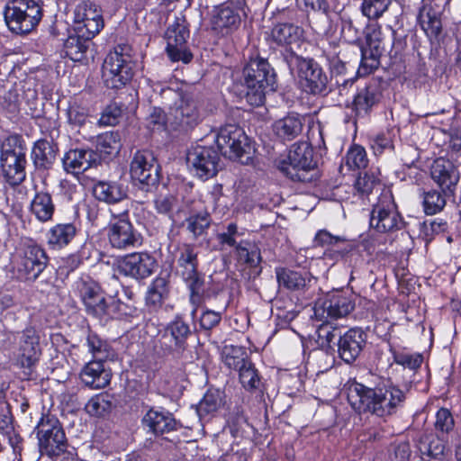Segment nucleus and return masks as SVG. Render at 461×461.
Returning <instances> with one entry per match:
<instances>
[{
    "mask_svg": "<svg viewBox=\"0 0 461 461\" xmlns=\"http://www.w3.org/2000/svg\"><path fill=\"white\" fill-rule=\"evenodd\" d=\"M412 384V380H404L400 384L392 377L379 376L367 385L354 378L347 382L344 390L347 402L356 414L385 420L405 408Z\"/></svg>",
    "mask_w": 461,
    "mask_h": 461,
    "instance_id": "nucleus-1",
    "label": "nucleus"
},
{
    "mask_svg": "<svg viewBox=\"0 0 461 461\" xmlns=\"http://www.w3.org/2000/svg\"><path fill=\"white\" fill-rule=\"evenodd\" d=\"M241 74V81L234 83L230 91L252 107L263 105L266 95L277 88V74L274 67L258 52L249 55Z\"/></svg>",
    "mask_w": 461,
    "mask_h": 461,
    "instance_id": "nucleus-2",
    "label": "nucleus"
},
{
    "mask_svg": "<svg viewBox=\"0 0 461 461\" xmlns=\"http://www.w3.org/2000/svg\"><path fill=\"white\" fill-rule=\"evenodd\" d=\"M45 248L37 240L25 237L19 242L14 261V275L18 281L33 283L50 264Z\"/></svg>",
    "mask_w": 461,
    "mask_h": 461,
    "instance_id": "nucleus-3",
    "label": "nucleus"
},
{
    "mask_svg": "<svg viewBox=\"0 0 461 461\" xmlns=\"http://www.w3.org/2000/svg\"><path fill=\"white\" fill-rule=\"evenodd\" d=\"M137 61L133 48L128 43H118L107 54L104 62V82L109 89H122L134 77Z\"/></svg>",
    "mask_w": 461,
    "mask_h": 461,
    "instance_id": "nucleus-4",
    "label": "nucleus"
},
{
    "mask_svg": "<svg viewBox=\"0 0 461 461\" xmlns=\"http://www.w3.org/2000/svg\"><path fill=\"white\" fill-rule=\"evenodd\" d=\"M285 65L291 73L297 75L300 88L312 95L329 94V77L322 67L313 58H304L296 52H286Z\"/></svg>",
    "mask_w": 461,
    "mask_h": 461,
    "instance_id": "nucleus-5",
    "label": "nucleus"
},
{
    "mask_svg": "<svg viewBox=\"0 0 461 461\" xmlns=\"http://www.w3.org/2000/svg\"><path fill=\"white\" fill-rule=\"evenodd\" d=\"M43 0H6L3 15L7 28L17 35H27L43 18Z\"/></svg>",
    "mask_w": 461,
    "mask_h": 461,
    "instance_id": "nucleus-6",
    "label": "nucleus"
},
{
    "mask_svg": "<svg viewBox=\"0 0 461 461\" xmlns=\"http://www.w3.org/2000/svg\"><path fill=\"white\" fill-rule=\"evenodd\" d=\"M406 221L391 192L382 193L369 213V230L393 238L406 227Z\"/></svg>",
    "mask_w": 461,
    "mask_h": 461,
    "instance_id": "nucleus-7",
    "label": "nucleus"
},
{
    "mask_svg": "<svg viewBox=\"0 0 461 461\" xmlns=\"http://www.w3.org/2000/svg\"><path fill=\"white\" fill-rule=\"evenodd\" d=\"M276 167L286 178L295 183H311L312 171L317 167L312 146L306 142L292 145L286 158L276 160Z\"/></svg>",
    "mask_w": 461,
    "mask_h": 461,
    "instance_id": "nucleus-8",
    "label": "nucleus"
},
{
    "mask_svg": "<svg viewBox=\"0 0 461 461\" xmlns=\"http://www.w3.org/2000/svg\"><path fill=\"white\" fill-rule=\"evenodd\" d=\"M215 141L219 153L223 157L242 165L253 162L256 149L251 139L240 126L234 123L221 126L216 134Z\"/></svg>",
    "mask_w": 461,
    "mask_h": 461,
    "instance_id": "nucleus-9",
    "label": "nucleus"
},
{
    "mask_svg": "<svg viewBox=\"0 0 461 461\" xmlns=\"http://www.w3.org/2000/svg\"><path fill=\"white\" fill-rule=\"evenodd\" d=\"M195 330V326L189 321L185 313H176L159 330L158 343L161 350L173 357H182L188 349V341Z\"/></svg>",
    "mask_w": 461,
    "mask_h": 461,
    "instance_id": "nucleus-10",
    "label": "nucleus"
},
{
    "mask_svg": "<svg viewBox=\"0 0 461 461\" xmlns=\"http://www.w3.org/2000/svg\"><path fill=\"white\" fill-rule=\"evenodd\" d=\"M367 333L360 327H353L342 332L333 329L324 336L327 350L337 353L347 365H352L363 353L367 344Z\"/></svg>",
    "mask_w": 461,
    "mask_h": 461,
    "instance_id": "nucleus-11",
    "label": "nucleus"
},
{
    "mask_svg": "<svg viewBox=\"0 0 461 461\" xmlns=\"http://www.w3.org/2000/svg\"><path fill=\"white\" fill-rule=\"evenodd\" d=\"M34 432L41 456L57 460L68 451V441L63 425L56 415L42 413Z\"/></svg>",
    "mask_w": 461,
    "mask_h": 461,
    "instance_id": "nucleus-12",
    "label": "nucleus"
},
{
    "mask_svg": "<svg viewBox=\"0 0 461 461\" xmlns=\"http://www.w3.org/2000/svg\"><path fill=\"white\" fill-rule=\"evenodd\" d=\"M240 235L238 224L230 222L226 226V231L218 233L217 240L221 246L234 249L233 255L237 265L249 269L253 274L259 275L262 271L261 250L253 240L244 239L237 241V237Z\"/></svg>",
    "mask_w": 461,
    "mask_h": 461,
    "instance_id": "nucleus-13",
    "label": "nucleus"
},
{
    "mask_svg": "<svg viewBox=\"0 0 461 461\" xmlns=\"http://www.w3.org/2000/svg\"><path fill=\"white\" fill-rule=\"evenodd\" d=\"M247 0H226L214 5L209 14L211 31L219 38L234 34L247 18Z\"/></svg>",
    "mask_w": 461,
    "mask_h": 461,
    "instance_id": "nucleus-14",
    "label": "nucleus"
},
{
    "mask_svg": "<svg viewBox=\"0 0 461 461\" xmlns=\"http://www.w3.org/2000/svg\"><path fill=\"white\" fill-rule=\"evenodd\" d=\"M190 24L185 16L175 17V20L167 28L164 39L167 46L165 51L171 62H183L189 64L194 59V54L188 46L190 37Z\"/></svg>",
    "mask_w": 461,
    "mask_h": 461,
    "instance_id": "nucleus-15",
    "label": "nucleus"
},
{
    "mask_svg": "<svg viewBox=\"0 0 461 461\" xmlns=\"http://www.w3.org/2000/svg\"><path fill=\"white\" fill-rule=\"evenodd\" d=\"M109 244L116 249H131L142 244L141 233L133 226L128 211L113 214L106 227Z\"/></svg>",
    "mask_w": 461,
    "mask_h": 461,
    "instance_id": "nucleus-16",
    "label": "nucleus"
},
{
    "mask_svg": "<svg viewBox=\"0 0 461 461\" xmlns=\"http://www.w3.org/2000/svg\"><path fill=\"white\" fill-rule=\"evenodd\" d=\"M130 175L133 181L139 182L140 189L150 192L159 184L161 166L151 150L139 149L131 161Z\"/></svg>",
    "mask_w": 461,
    "mask_h": 461,
    "instance_id": "nucleus-17",
    "label": "nucleus"
},
{
    "mask_svg": "<svg viewBox=\"0 0 461 461\" xmlns=\"http://www.w3.org/2000/svg\"><path fill=\"white\" fill-rule=\"evenodd\" d=\"M384 88L380 79L372 77L363 86H357L349 108L357 118L370 115L383 99Z\"/></svg>",
    "mask_w": 461,
    "mask_h": 461,
    "instance_id": "nucleus-18",
    "label": "nucleus"
},
{
    "mask_svg": "<svg viewBox=\"0 0 461 461\" xmlns=\"http://www.w3.org/2000/svg\"><path fill=\"white\" fill-rule=\"evenodd\" d=\"M219 162V150L212 146L196 145L189 149L186 155V163L191 171L205 180L216 176Z\"/></svg>",
    "mask_w": 461,
    "mask_h": 461,
    "instance_id": "nucleus-19",
    "label": "nucleus"
},
{
    "mask_svg": "<svg viewBox=\"0 0 461 461\" xmlns=\"http://www.w3.org/2000/svg\"><path fill=\"white\" fill-rule=\"evenodd\" d=\"M157 267V259L147 251L127 254L117 260L118 272L137 281L149 277Z\"/></svg>",
    "mask_w": 461,
    "mask_h": 461,
    "instance_id": "nucleus-20",
    "label": "nucleus"
},
{
    "mask_svg": "<svg viewBox=\"0 0 461 461\" xmlns=\"http://www.w3.org/2000/svg\"><path fill=\"white\" fill-rule=\"evenodd\" d=\"M356 307L354 295L344 290H333L328 293L321 303L314 307L315 314L322 310L326 313V321H335L348 316Z\"/></svg>",
    "mask_w": 461,
    "mask_h": 461,
    "instance_id": "nucleus-21",
    "label": "nucleus"
},
{
    "mask_svg": "<svg viewBox=\"0 0 461 461\" xmlns=\"http://www.w3.org/2000/svg\"><path fill=\"white\" fill-rule=\"evenodd\" d=\"M392 45L388 52V60L384 69L393 77H400L407 73L410 54L408 52L407 34L392 27Z\"/></svg>",
    "mask_w": 461,
    "mask_h": 461,
    "instance_id": "nucleus-22",
    "label": "nucleus"
},
{
    "mask_svg": "<svg viewBox=\"0 0 461 461\" xmlns=\"http://www.w3.org/2000/svg\"><path fill=\"white\" fill-rule=\"evenodd\" d=\"M169 123L174 131L187 132L200 122L196 102L187 95H181L179 104L171 109Z\"/></svg>",
    "mask_w": 461,
    "mask_h": 461,
    "instance_id": "nucleus-23",
    "label": "nucleus"
},
{
    "mask_svg": "<svg viewBox=\"0 0 461 461\" xmlns=\"http://www.w3.org/2000/svg\"><path fill=\"white\" fill-rule=\"evenodd\" d=\"M303 30L291 23H277L273 26L270 32L271 47L280 48V58L285 63L286 52H295L293 45L299 44Z\"/></svg>",
    "mask_w": 461,
    "mask_h": 461,
    "instance_id": "nucleus-24",
    "label": "nucleus"
},
{
    "mask_svg": "<svg viewBox=\"0 0 461 461\" xmlns=\"http://www.w3.org/2000/svg\"><path fill=\"white\" fill-rule=\"evenodd\" d=\"M279 287L296 293L303 299H308V294L312 282V276L307 271H297L288 267H279L275 269Z\"/></svg>",
    "mask_w": 461,
    "mask_h": 461,
    "instance_id": "nucleus-25",
    "label": "nucleus"
},
{
    "mask_svg": "<svg viewBox=\"0 0 461 461\" xmlns=\"http://www.w3.org/2000/svg\"><path fill=\"white\" fill-rule=\"evenodd\" d=\"M80 231L81 222L78 220L54 224L45 233L48 249L53 251L65 249Z\"/></svg>",
    "mask_w": 461,
    "mask_h": 461,
    "instance_id": "nucleus-26",
    "label": "nucleus"
},
{
    "mask_svg": "<svg viewBox=\"0 0 461 461\" xmlns=\"http://www.w3.org/2000/svg\"><path fill=\"white\" fill-rule=\"evenodd\" d=\"M59 154V143L52 137L40 138L32 144L31 159L38 172H48L53 168Z\"/></svg>",
    "mask_w": 461,
    "mask_h": 461,
    "instance_id": "nucleus-27",
    "label": "nucleus"
},
{
    "mask_svg": "<svg viewBox=\"0 0 461 461\" xmlns=\"http://www.w3.org/2000/svg\"><path fill=\"white\" fill-rule=\"evenodd\" d=\"M41 355L40 335L33 326H27L22 331L19 342L18 361L22 367L32 369L39 362Z\"/></svg>",
    "mask_w": 461,
    "mask_h": 461,
    "instance_id": "nucleus-28",
    "label": "nucleus"
},
{
    "mask_svg": "<svg viewBox=\"0 0 461 461\" xmlns=\"http://www.w3.org/2000/svg\"><path fill=\"white\" fill-rule=\"evenodd\" d=\"M106 363L107 361L100 359H91L86 363L79 373L82 384L92 390L108 386L112 379V371Z\"/></svg>",
    "mask_w": 461,
    "mask_h": 461,
    "instance_id": "nucleus-29",
    "label": "nucleus"
},
{
    "mask_svg": "<svg viewBox=\"0 0 461 461\" xmlns=\"http://www.w3.org/2000/svg\"><path fill=\"white\" fill-rule=\"evenodd\" d=\"M188 291V300L192 306L191 317L194 319L199 308L210 298L205 289L204 275L199 269L179 276Z\"/></svg>",
    "mask_w": 461,
    "mask_h": 461,
    "instance_id": "nucleus-30",
    "label": "nucleus"
},
{
    "mask_svg": "<svg viewBox=\"0 0 461 461\" xmlns=\"http://www.w3.org/2000/svg\"><path fill=\"white\" fill-rule=\"evenodd\" d=\"M430 176L439 189L454 194L459 181V173L450 160L444 158H436L430 167Z\"/></svg>",
    "mask_w": 461,
    "mask_h": 461,
    "instance_id": "nucleus-31",
    "label": "nucleus"
},
{
    "mask_svg": "<svg viewBox=\"0 0 461 461\" xmlns=\"http://www.w3.org/2000/svg\"><path fill=\"white\" fill-rule=\"evenodd\" d=\"M142 422L157 436L176 431L183 427L172 412L164 408L149 409L142 419Z\"/></svg>",
    "mask_w": 461,
    "mask_h": 461,
    "instance_id": "nucleus-32",
    "label": "nucleus"
},
{
    "mask_svg": "<svg viewBox=\"0 0 461 461\" xmlns=\"http://www.w3.org/2000/svg\"><path fill=\"white\" fill-rule=\"evenodd\" d=\"M170 273L161 271L151 281L145 294L146 305L158 310L168 300L171 293Z\"/></svg>",
    "mask_w": 461,
    "mask_h": 461,
    "instance_id": "nucleus-33",
    "label": "nucleus"
},
{
    "mask_svg": "<svg viewBox=\"0 0 461 461\" xmlns=\"http://www.w3.org/2000/svg\"><path fill=\"white\" fill-rule=\"evenodd\" d=\"M62 164L68 173L79 174L98 165V156L94 149H71L64 154Z\"/></svg>",
    "mask_w": 461,
    "mask_h": 461,
    "instance_id": "nucleus-34",
    "label": "nucleus"
},
{
    "mask_svg": "<svg viewBox=\"0 0 461 461\" xmlns=\"http://www.w3.org/2000/svg\"><path fill=\"white\" fill-rule=\"evenodd\" d=\"M388 351L393 359L389 362L392 374L399 373L405 369H409L415 374L423 363V356L420 353H410L405 348H396L393 345H390Z\"/></svg>",
    "mask_w": 461,
    "mask_h": 461,
    "instance_id": "nucleus-35",
    "label": "nucleus"
},
{
    "mask_svg": "<svg viewBox=\"0 0 461 461\" xmlns=\"http://www.w3.org/2000/svg\"><path fill=\"white\" fill-rule=\"evenodd\" d=\"M174 259L179 276L199 269L198 250L192 243H178L175 248Z\"/></svg>",
    "mask_w": 461,
    "mask_h": 461,
    "instance_id": "nucleus-36",
    "label": "nucleus"
},
{
    "mask_svg": "<svg viewBox=\"0 0 461 461\" xmlns=\"http://www.w3.org/2000/svg\"><path fill=\"white\" fill-rule=\"evenodd\" d=\"M30 212L41 223L52 221L56 205L51 194L47 190H36L30 203Z\"/></svg>",
    "mask_w": 461,
    "mask_h": 461,
    "instance_id": "nucleus-37",
    "label": "nucleus"
},
{
    "mask_svg": "<svg viewBox=\"0 0 461 461\" xmlns=\"http://www.w3.org/2000/svg\"><path fill=\"white\" fill-rule=\"evenodd\" d=\"M443 12L432 5L427 9L423 7L419 12L418 23L430 41H438L442 33L441 16Z\"/></svg>",
    "mask_w": 461,
    "mask_h": 461,
    "instance_id": "nucleus-38",
    "label": "nucleus"
},
{
    "mask_svg": "<svg viewBox=\"0 0 461 461\" xmlns=\"http://www.w3.org/2000/svg\"><path fill=\"white\" fill-rule=\"evenodd\" d=\"M361 58L359 66L356 72V76L345 78L340 82L339 79L336 80L339 91L346 89L348 86H351L357 77H365L373 74L381 64L382 53H375L373 51L360 50Z\"/></svg>",
    "mask_w": 461,
    "mask_h": 461,
    "instance_id": "nucleus-39",
    "label": "nucleus"
},
{
    "mask_svg": "<svg viewBox=\"0 0 461 461\" xmlns=\"http://www.w3.org/2000/svg\"><path fill=\"white\" fill-rule=\"evenodd\" d=\"M28 166L27 156L1 160L0 167L5 182L10 186H18L26 179V167Z\"/></svg>",
    "mask_w": 461,
    "mask_h": 461,
    "instance_id": "nucleus-40",
    "label": "nucleus"
},
{
    "mask_svg": "<svg viewBox=\"0 0 461 461\" xmlns=\"http://www.w3.org/2000/svg\"><path fill=\"white\" fill-rule=\"evenodd\" d=\"M303 127V119L300 114L289 113L274 122L273 131L281 140L291 141L301 134Z\"/></svg>",
    "mask_w": 461,
    "mask_h": 461,
    "instance_id": "nucleus-41",
    "label": "nucleus"
},
{
    "mask_svg": "<svg viewBox=\"0 0 461 461\" xmlns=\"http://www.w3.org/2000/svg\"><path fill=\"white\" fill-rule=\"evenodd\" d=\"M122 149L121 135L118 131H106L96 138L94 153L98 156V164L102 160H110L119 154Z\"/></svg>",
    "mask_w": 461,
    "mask_h": 461,
    "instance_id": "nucleus-42",
    "label": "nucleus"
},
{
    "mask_svg": "<svg viewBox=\"0 0 461 461\" xmlns=\"http://www.w3.org/2000/svg\"><path fill=\"white\" fill-rule=\"evenodd\" d=\"M93 253L94 247L86 242L83 243L76 251L61 258V264L59 266L61 272L68 276L83 267L91 261Z\"/></svg>",
    "mask_w": 461,
    "mask_h": 461,
    "instance_id": "nucleus-43",
    "label": "nucleus"
},
{
    "mask_svg": "<svg viewBox=\"0 0 461 461\" xmlns=\"http://www.w3.org/2000/svg\"><path fill=\"white\" fill-rule=\"evenodd\" d=\"M86 345L88 348V352L92 355V359L108 361L113 360L116 356L111 343L93 330L88 331Z\"/></svg>",
    "mask_w": 461,
    "mask_h": 461,
    "instance_id": "nucleus-44",
    "label": "nucleus"
},
{
    "mask_svg": "<svg viewBox=\"0 0 461 461\" xmlns=\"http://www.w3.org/2000/svg\"><path fill=\"white\" fill-rule=\"evenodd\" d=\"M221 357L222 363L228 369L237 372L245 366L247 362L251 360L247 348L236 345H225L222 348Z\"/></svg>",
    "mask_w": 461,
    "mask_h": 461,
    "instance_id": "nucleus-45",
    "label": "nucleus"
},
{
    "mask_svg": "<svg viewBox=\"0 0 461 461\" xmlns=\"http://www.w3.org/2000/svg\"><path fill=\"white\" fill-rule=\"evenodd\" d=\"M95 197L106 203H115L122 201L126 194L121 184L113 181H98L93 186Z\"/></svg>",
    "mask_w": 461,
    "mask_h": 461,
    "instance_id": "nucleus-46",
    "label": "nucleus"
},
{
    "mask_svg": "<svg viewBox=\"0 0 461 461\" xmlns=\"http://www.w3.org/2000/svg\"><path fill=\"white\" fill-rule=\"evenodd\" d=\"M18 156H27L26 141L19 133L9 134L0 143V161Z\"/></svg>",
    "mask_w": 461,
    "mask_h": 461,
    "instance_id": "nucleus-47",
    "label": "nucleus"
},
{
    "mask_svg": "<svg viewBox=\"0 0 461 461\" xmlns=\"http://www.w3.org/2000/svg\"><path fill=\"white\" fill-rule=\"evenodd\" d=\"M89 42L90 41L80 33L69 34L63 44L65 56L75 62L86 59Z\"/></svg>",
    "mask_w": 461,
    "mask_h": 461,
    "instance_id": "nucleus-48",
    "label": "nucleus"
},
{
    "mask_svg": "<svg viewBox=\"0 0 461 461\" xmlns=\"http://www.w3.org/2000/svg\"><path fill=\"white\" fill-rule=\"evenodd\" d=\"M110 303L107 308V313L104 320H119L124 321H131L132 319L139 316L137 307L128 304L121 301L116 296L109 295Z\"/></svg>",
    "mask_w": 461,
    "mask_h": 461,
    "instance_id": "nucleus-49",
    "label": "nucleus"
},
{
    "mask_svg": "<svg viewBox=\"0 0 461 461\" xmlns=\"http://www.w3.org/2000/svg\"><path fill=\"white\" fill-rule=\"evenodd\" d=\"M113 408V397L107 392L93 395L85 404V411L97 418H105L110 415Z\"/></svg>",
    "mask_w": 461,
    "mask_h": 461,
    "instance_id": "nucleus-50",
    "label": "nucleus"
},
{
    "mask_svg": "<svg viewBox=\"0 0 461 461\" xmlns=\"http://www.w3.org/2000/svg\"><path fill=\"white\" fill-rule=\"evenodd\" d=\"M454 194L430 188L422 194V208L426 215H435L440 212L447 204V198Z\"/></svg>",
    "mask_w": 461,
    "mask_h": 461,
    "instance_id": "nucleus-51",
    "label": "nucleus"
},
{
    "mask_svg": "<svg viewBox=\"0 0 461 461\" xmlns=\"http://www.w3.org/2000/svg\"><path fill=\"white\" fill-rule=\"evenodd\" d=\"M102 290L101 284L88 274H82L74 282V292L83 305L90 303L91 299Z\"/></svg>",
    "mask_w": 461,
    "mask_h": 461,
    "instance_id": "nucleus-52",
    "label": "nucleus"
},
{
    "mask_svg": "<svg viewBox=\"0 0 461 461\" xmlns=\"http://www.w3.org/2000/svg\"><path fill=\"white\" fill-rule=\"evenodd\" d=\"M380 183L378 171L369 169L360 172L353 185L354 194L357 195L359 199H366Z\"/></svg>",
    "mask_w": 461,
    "mask_h": 461,
    "instance_id": "nucleus-53",
    "label": "nucleus"
},
{
    "mask_svg": "<svg viewBox=\"0 0 461 461\" xmlns=\"http://www.w3.org/2000/svg\"><path fill=\"white\" fill-rule=\"evenodd\" d=\"M223 404L222 393L214 388H209L196 406V411L201 419L213 415Z\"/></svg>",
    "mask_w": 461,
    "mask_h": 461,
    "instance_id": "nucleus-54",
    "label": "nucleus"
},
{
    "mask_svg": "<svg viewBox=\"0 0 461 461\" xmlns=\"http://www.w3.org/2000/svg\"><path fill=\"white\" fill-rule=\"evenodd\" d=\"M303 297L296 296V301L288 297L276 299V317L285 323H290L300 313L302 309Z\"/></svg>",
    "mask_w": 461,
    "mask_h": 461,
    "instance_id": "nucleus-55",
    "label": "nucleus"
},
{
    "mask_svg": "<svg viewBox=\"0 0 461 461\" xmlns=\"http://www.w3.org/2000/svg\"><path fill=\"white\" fill-rule=\"evenodd\" d=\"M323 258L334 262L349 263L355 259L353 240L344 237L343 241H339L336 246L324 249Z\"/></svg>",
    "mask_w": 461,
    "mask_h": 461,
    "instance_id": "nucleus-56",
    "label": "nucleus"
},
{
    "mask_svg": "<svg viewBox=\"0 0 461 461\" xmlns=\"http://www.w3.org/2000/svg\"><path fill=\"white\" fill-rule=\"evenodd\" d=\"M239 381L247 392H256L263 385L260 372L256 365L249 360L245 366L238 371Z\"/></svg>",
    "mask_w": 461,
    "mask_h": 461,
    "instance_id": "nucleus-57",
    "label": "nucleus"
},
{
    "mask_svg": "<svg viewBox=\"0 0 461 461\" xmlns=\"http://www.w3.org/2000/svg\"><path fill=\"white\" fill-rule=\"evenodd\" d=\"M182 222H184V226L186 225V230L193 237L197 239L206 233L211 225L212 217L207 211H200L191 213Z\"/></svg>",
    "mask_w": 461,
    "mask_h": 461,
    "instance_id": "nucleus-58",
    "label": "nucleus"
},
{
    "mask_svg": "<svg viewBox=\"0 0 461 461\" xmlns=\"http://www.w3.org/2000/svg\"><path fill=\"white\" fill-rule=\"evenodd\" d=\"M382 32L376 25L366 24L364 28L363 38L361 43L358 44L360 50L373 51L375 53H382Z\"/></svg>",
    "mask_w": 461,
    "mask_h": 461,
    "instance_id": "nucleus-59",
    "label": "nucleus"
},
{
    "mask_svg": "<svg viewBox=\"0 0 461 461\" xmlns=\"http://www.w3.org/2000/svg\"><path fill=\"white\" fill-rule=\"evenodd\" d=\"M176 203V198L172 195H159L154 199V208L158 214L167 215L171 220L170 232L176 230V234L179 230L184 227V222H178L175 216L172 214L174 205Z\"/></svg>",
    "mask_w": 461,
    "mask_h": 461,
    "instance_id": "nucleus-60",
    "label": "nucleus"
},
{
    "mask_svg": "<svg viewBox=\"0 0 461 461\" xmlns=\"http://www.w3.org/2000/svg\"><path fill=\"white\" fill-rule=\"evenodd\" d=\"M95 18H103L102 9L90 0L82 1L74 10V25L81 24Z\"/></svg>",
    "mask_w": 461,
    "mask_h": 461,
    "instance_id": "nucleus-61",
    "label": "nucleus"
},
{
    "mask_svg": "<svg viewBox=\"0 0 461 461\" xmlns=\"http://www.w3.org/2000/svg\"><path fill=\"white\" fill-rule=\"evenodd\" d=\"M199 309H201L198 318L200 330L204 335L210 336L212 331L220 325L222 320V312L212 310L203 304Z\"/></svg>",
    "mask_w": 461,
    "mask_h": 461,
    "instance_id": "nucleus-62",
    "label": "nucleus"
},
{
    "mask_svg": "<svg viewBox=\"0 0 461 461\" xmlns=\"http://www.w3.org/2000/svg\"><path fill=\"white\" fill-rule=\"evenodd\" d=\"M393 0H361V14L368 20L376 21L388 11Z\"/></svg>",
    "mask_w": 461,
    "mask_h": 461,
    "instance_id": "nucleus-63",
    "label": "nucleus"
},
{
    "mask_svg": "<svg viewBox=\"0 0 461 461\" xmlns=\"http://www.w3.org/2000/svg\"><path fill=\"white\" fill-rule=\"evenodd\" d=\"M109 303V296L103 289L91 299L90 303H85L84 307L88 315L103 321L105 318V313H107Z\"/></svg>",
    "mask_w": 461,
    "mask_h": 461,
    "instance_id": "nucleus-64",
    "label": "nucleus"
}]
</instances>
